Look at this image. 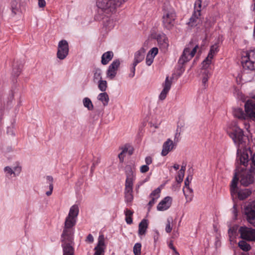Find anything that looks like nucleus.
<instances>
[{"label": "nucleus", "mask_w": 255, "mask_h": 255, "mask_svg": "<svg viewBox=\"0 0 255 255\" xmlns=\"http://www.w3.org/2000/svg\"><path fill=\"white\" fill-rule=\"evenodd\" d=\"M233 212L234 214L235 218H236L238 215V211L236 205H234L233 207Z\"/></svg>", "instance_id": "52"}, {"label": "nucleus", "mask_w": 255, "mask_h": 255, "mask_svg": "<svg viewBox=\"0 0 255 255\" xmlns=\"http://www.w3.org/2000/svg\"><path fill=\"white\" fill-rule=\"evenodd\" d=\"M149 170V167L147 165H144L140 167V171L141 173H145Z\"/></svg>", "instance_id": "45"}, {"label": "nucleus", "mask_w": 255, "mask_h": 255, "mask_svg": "<svg viewBox=\"0 0 255 255\" xmlns=\"http://www.w3.org/2000/svg\"><path fill=\"white\" fill-rule=\"evenodd\" d=\"M120 65V62L119 60H116L110 65L107 71V76L113 79L116 75L117 70Z\"/></svg>", "instance_id": "16"}, {"label": "nucleus", "mask_w": 255, "mask_h": 255, "mask_svg": "<svg viewBox=\"0 0 255 255\" xmlns=\"http://www.w3.org/2000/svg\"><path fill=\"white\" fill-rule=\"evenodd\" d=\"M126 172L127 175V179L125 184V190L132 191L134 171L130 165L126 166Z\"/></svg>", "instance_id": "12"}, {"label": "nucleus", "mask_w": 255, "mask_h": 255, "mask_svg": "<svg viewBox=\"0 0 255 255\" xmlns=\"http://www.w3.org/2000/svg\"><path fill=\"white\" fill-rule=\"evenodd\" d=\"M128 151V149H126V148H125L122 152H121L120 154H119V157L121 160V161L123 162V160H124V154L127 152Z\"/></svg>", "instance_id": "46"}, {"label": "nucleus", "mask_w": 255, "mask_h": 255, "mask_svg": "<svg viewBox=\"0 0 255 255\" xmlns=\"http://www.w3.org/2000/svg\"><path fill=\"white\" fill-rule=\"evenodd\" d=\"M239 247L244 251L247 252L251 250V246L246 241L242 240L238 243Z\"/></svg>", "instance_id": "30"}, {"label": "nucleus", "mask_w": 255, "mask_h": 255, "mask_svg": "<svg viewBox=\"0 0 255 255\" xmlns=\"http://www.w3.org/2000/svg\"><path fill=\"white\" fill-rule=\"evenodd\" d=\"M151 200L148 203V206H149V210L151 208V207L152 206V205L155 203L156 199H154L153 198H151Z\"/></svg>", "instance_id": "50"}, {"label": "nucleus", "mask_w": 255, "mask_h": 255, "mask_svg": "<svg viewBox=\"0 0 255 255\" xmlns=\"http://www.w3.org/2000/svg\"><path fill=\"white\" fill-rule=\"evenodd\" d=\"M189 177L188 176L186 179H185V187L183 188V192H186V189H187V190H190V192H191V190H190V188L189 187Z\"/></svg>", "instance_id": "40"}, {"label": "nucleus", "mask_w": 255, "mask_h": 255, "mask_svg": "<svg viewBox=\"0 0 255 255\" xmlns=\"http://www.w3.org/2000/svg\"><path fill=\"white\" fill-rule=\"evenodd\" d=\"M148 228L147 220H142L138 225V233L139 236L144 235Z\"/></svg>", "instance_id": "22"}, {"label": "nucleus", "mask_w": 255, "mask_h": 255, "mask_svg": "<svg viewBox=\"0 0 255 255\" xmlns=\"http://www.w3.org/2000/svg\"><path fill=\"white\" fill-rule=\"evenodd\" d=\"M98 99L103 103V104L104 106L108 105L109 98L108 95L106 92L100 93L98 95Z\"/></svg>", "instance_id": "29"}, {"label": "nucleus", "mask_w": 255, "mask_h": 255, "mask_svg": "<svg viewBox=\"0 0 255 255\" xmlns=\"http://www.w3.org/2000/svg\"><path fill=\"white\" fill-rule=\"evenodd\" d=\"M123 0H97V5L105 13L111 15L120 6Z\"/></svg>", "instance_id": "4"}, {"label": "nucleus", "mask_w": 255, "mask_h": 255, "mask_svg": "<svg viewBox=\"0 0 255 255\" xmlns=\"http://www.w3.org/2000/svg\"><path fill=\"white\" fill-rule=\"evenodd\" d=\"M53 189V188H51V187H49V190L46 192V194L47 196H50L52 194Z\"/></svg>", "instance_id": "55"}, {"label": "nucleus", "mask_w": 255, "mask_h": 255, "mask_svg": "<svg viewBox=\"0 0 255 255\" xmlns=\"http://www.w3.org/2000/svg\"><path fill=\"white\" fill-rule=\"evenodd\" d=\"M171 220L168 219L167 220V224L165 228V231L167 233H170L172 229V227L171 225Z\"/></svg>", "instance_id": "39"}, {"label": "nucleus", "mask_w": 255, "mask_h": 255, "mask_svg": "<svg viewBox=\"0 0 255 255\" xmlns=\"http://www.w3.org/2000/svg\"><path fill=\"white\" fill-rule=\"evenodd\" d=\"M198 48L197 45H195L193 42H190L184 49L183 53L179 59V64L183 65L191 59L195 55Z\"/></svg>", "instance_id": "6"}, {"label": "nucleus", "mask_w": 255, "mask_h": 255, "mask_svg": "<svg viewBox=\"0 0 255 255\" xmlns=\"http://www.w3.org/2000/svg\"><path fill=\"white\" fill-rule=\"evenodd\" d=\"M104 25L106 27L111 28L114 26L113 21L111 19H109L107 20V23H104Z\"/></svg>", "instance_id": "44"}, {"label": "nucleus", "mask_w": 255, "mask_h": 255, "mask_svg": "<svg viewBox=\"0 0 255 255\" xmlns=\"http://www.w3.org/2000/svg\"><path fill=\"white\" fill-rule=\"evenodd\" d=\"M172 199L170 197L164 198L157 205V209L158 211H164L167 209L171 204Z\"/></svg>", "instance_id": "19"}, {"label": "nucleus", "mask_w": 255, "mask_h": 255, "mask_svg": "<svg viewBox=\"0 0 255 255\" xmlns=\"http://www.w3.org/2000/svg\"><path fill=\"white\" fill-rule=\"evenodd\" d=\"M63 248V255H74L73 248L69 244L64 243Z\"/></svg>", "instance_id": "28"}, {"label": "nucleus", "mask_w": 255, "mask_h": 255, "mask_svg": "<svg viewBox=\"0 0 255 255\" xmlns=\"http://www.w3.org/2000/svg\"><path fill=\"white\" fill-rule=\"evenodd\" d=\"M157 41L161 47L166 50L168 46V40L165 35H159L157 37Z\"/></svg>", "instance_id": "23"}, {"label": "nucleus", "mask_w": 255, "mask_h": 255, "mask_svg": "<svg viewBox=\"0 0 255 255\" xmlns=\"http://www.w3.org/2000/svg\"><path fill=\"white\" fill-rule=\"evenodd\" d=\"M174 254L173 255H179V253L177 252V251H175L174 252Z\"/></svg>", "instance_id": "59"}, {"label": "nucleus", "mask_w": 255, "mask_h": 255, "mask_svg": "<svg viewBox=\"0 0 255 255\" xmlns=\"http://www.w3.org/2000/svg\"><path fill=\"white\" fill-rule=\"evenodd\" d=\"M234 115L239 119L245 120L247 118L246 113H244L243 110L239 108L234 109Z\"/></svg>", "instance_id": "26"}, {"label": "nucleus", "mask_w": 255, "mask_h": 255, "mask_svg": "<svg viewBox=\"0 0 255 255\" xmlns=\"http://www.w3.org/2000/svg\"><path fill=\"white\" fill-rule=\"evenodd\" d=\"M201 0H197L195 3V10L187 24L190 28L194 27L202 23L200 18Z\"/></svg>", "instance_id": "8"}, {"label": "nucleus", "mask_w": 255, "mask_h": 255, "mask_svg": "<svg viewBox=\"0 0 255 255\" xmlns=\"http://www.w3.org/2000/svg\"><path fill=\"white\" fill-rule=\"evenodd\" d=\"M241 238L243 239L255 241V229L245 226L241 227L239 231Z\"/></svg>", "instance_id": "10"}, {"label": "nucleus", "mask_w": 255, "mask_h": 255, "mask_svg": "<svg viewBox=\"0 0 255 255\" xmlns=\"http://www.w3.org/2000/svg\"><path fill=\"white\" fill-rule=\"evenodd\" d=\"M78 213L79 208L77 205H74L70 208L68 216L65 220L64 229L62 235L63 242H64L66 240L68 241H70L71 240V238L70 237L71 232L69 231V229L75 225L76 222V217L78 215Z\"/></svg>", "instance_id": "3"}, {"label": "nucleus", "mask_w": 255, "mask_h": 255, "mask_svg": "<svg viewBox=\"0 0 255 255\" xmlns=\"http://www.w3.org/2000/svg\"><path fill=\"white\" fill-rule=\"evenodd\" d=\"M245 110L247 118L255 120V104L248 101L245 105Z\"/></svg>", "instance_id": "14"}, {"label": "nucleus", "mask_w": 255, "mask_h": 255, "mask_svg": "<svg viewBox=\"0 0 255 255\" xmlns=\"http://www.w3.org/2000/svg\"><path fill=\"white\" fill-rule=\"evenodd\" d=\"M242 63L244 67L255 70V50L243 52L242 54Z\"/></svg>", "instance_id": "7"}, {"label": "nucleus", "mask_w": 255, "mask_h": 255, "mask_svg": "<svg viewBox=\"0 0 255 255\" xmlns=\"http://www.w3.org/2000/svg\"><path fill=\"white\" fill-rule=\"evenodd\" d=\"M174 146L175 144L173 141L170 138L167 139L163 144L161 155L164 156H166L174 148Z\"/></svg>", "instance_id": "18"}, {"label": "nucleus", "mask_w": 255, "mask_h": 255, "mask_svg": "<svg viewBox=\"0 0 255 255\" xmlns=\"http://www.w3.org/2000/svg\"><path fill=\"white\" fill-rule=\"evenodd\" d=\"M251 193L252 192L248 189L241 190L238 192V198L240 200H244L248 198Z\"/></svg>", "instance_id": "27"}, {"label": "nucleus", "mask_w": 255, "mask_h": 255, "mask_svg": "<svg viewBox=\"0 0 255 255\" xmlns=\"http://www.w3.org/2000/svg\"><path fill=\"white\" fill-rule=\"evenodd\" d=\"M208 78H209V72L207 71H205V72L203 73V77L202 78V83L204 85H205L207 82L208 81Z\"/></svg>", "instance_id": "41"}, {"label": "nucleus", "mask_w": 255, "mask_h": 255, "mask_svg": "<svg viewBox=\"0 0 255 255\" xmlns=\"http://www.w3.org/2000/svg\"><path fill=\"white\" fill-rule=\"evenodd\" d=\"M152 159L151 157L148 156L145 158V162L147 165L150 164L152 163Z\"/></svg>", "instance_id": "49"}, {"label": "nucleus", "mask_w": 255, "mask_h": 255, "mask_svg": "<svg viewBox=\"0 0 255 255\" xmlns=\"http://www.w3.org/2000/svg\"><path fill=\"white\" fill-rule=\"evenodd\" d=\"M4 170L9 175H11L12 174L15 175V172L12 170L11 168L8 166L5 167Z\"/></svg>", "instance_id": "47"}, {"label": "nucleus", "mask_w": 255, "mask_h": 255, "mask_svg": "<svg viewBox=\"0 0 255 255\" xmlns=\"http://www.w3.org/2000/svg\"><path fill=\"white\" fill-rule=\"evenodd\" d=\"M128 153H129V154L130 155H131V154L132 153V151H130V150H129V151H128Z\"/></svg>", "instance_id": "60"}, {"label": "nucleus", "mask_w": 255, "mask_h": 255, "mask_svg": "<svg viewBox=\"0 0 255 255\" xmlns=\"http://www.w3.org/2000/svg\"><path fill=\"white\" fill-rule=\"evenodd\" d=\"M218 51V46L217 44L213 45L211 47L208 56L202 62V68L206 69L209 67L211 63L212 59Z\"/></svg>", "instance_id": "13"}, {"label": "nucleus", "mask_w": 255, "mask_h": 255, "mask_svg": "<svg viewBox=\"0 0 255 255\" xmlns=\"http://www.w3.org/2000/svg\"><path fill=\"white\" fill-rule=\"evenodd\" d=\"M173 168L176 170L177 169H179V165L178 164H175L174 165H173Z\"/></svg>", "instance_id": "58"}, {"label": "nucleus", "mask_w": 255, "mask_h": 255, "mask_svg": "<svg viewBox=\"0 0 255 255\" xmlns=\"http://www.w3.org/2000/svg\"><path fill=\"white\" fill-rule=\"evenodd\" d=\"M244 126H245V128L246 129V130L249 132H250V124L248 122H246L244 123Z\"/></svg>", "instance_id": "51"}, {"label": "nucleus", "mask_w": 255, "mask_h": 255, "mask_svg": "<svg viewBox=\"0 0 255 255\" xmlns=\"http://www.w3.org/2000/svg\"><path fill=\"white\" fill-rule=\"evenodd\" d=\"M176 18V14L173 8L164 9L162 17L163 27L167 30L172 29L174 26Z\"/></svg>", "instance_id": "5"}, {"label": "nucleus", "mask_w": 255, "mask_h": 255, "mask_svg": "<svg viewBox=\"0 0 255 255\" xmlns=\"http://www.w3.org/2000/svg\"><path fill=\"white\" fill-rule=\"evenodd\" d=\"M98 88L102 92H105L107 88L106 81L100 80L99 81Z\"/></svg>", "instance_id": "32"}, {"label": "nucleus", "mask_w": 255, "mask_h": 255, "mask_svg": "<svg viewBox=\"0 0 255 255\" xmlns=\"http://www.w3.org/2000/svg\"><path fill=\"white\" fill-rule=\"evenodd\" d=\"M141 245L140 243H136L133 247V253L134 255H140Z\"/></svg>", "instance_id": "34"}, {"label": "nucleus", "mask_w": 255, "mask_h": 255, "mask_svg": "<svg viewBox=\"0 0 255 255\" xmlns=\"http://www.w3.org/2000/svg\"><path fill=\"white\" fill-rule=\"evenodd\" d=\"M125 198L127 202H130L133 199L132 191L125 190Z\"/></svg>", "instance_id": "35"}, {"label": "nucleus", "mask_w": 255, "mask_h": 255, "mask_svg": "<svg viewBox=\"0 0 255 255\" xmlns=\"http://www.w3.org/2000/svg\"><path fill=\"white\" fill-rule=\"evenodd\" d=\"M245 214L248 222L255 227V201L245 208Z\"/></svg>", "instance_id": "9"}, {"label": "nucleus", "mask_w": 255, "mask_h": 255, "mask_svg": "<svg viewBox=\"0 0 255 255\" xmlns=\"http://www.w3.org/2000/svg\"><path fill=\"white\" fill-rule=\"evenodd\" d=\"M38 6L39 7L43 8L46 5V2L45 0H38Z\"/></svg>", "instance_id": "48"}, {"label": "nucleus", "mask_w": 255, "mask_h": 255, "mask_svg": "<svg viewBox=\"0 0 255 255\" xmlns=\"http://www.w3.org/2000/svg\"><path fill=\"white\" fill-rule=\"evenodd\" d=\"M158 52V48L153 47L151 49L147 54L146 58V63L148 66H150L153 62L155 56Z\"/></svg>", "instance_id": "20"}, {"label": "nucleus", "mask_w": 255, "mask_h": 255, "mask_svg": "<svg viewBox=\"0 0 255 255\" xmlns=\"http://www.w3.org/2000/svg\"><path fill=\"white\" fill-rule=\"evenodd\" d=\"M172 85V80H169V77H167L165 79V83H164L163 89L161 91L159 98L160 100H163L165 99L166 95L169 92Z\"/></svg>", "instance_id": "17"}, {"label": "nucleus", "mask_w": 255, "mask_h": 255, "mask_svg": "<svg viewBox=\"0 0 255 255\" xmlns=\"http://www.w3.org/2000/svg\"><path fill=\"white\" fill-rule=\"evenodd\" d=\"M160 192L161 190L159 188H156L151 193L150 197L157 199L159 197Z\"/></svg>", "instance_id": "36"}, {"label": "nucleus", "mask_w": 255, "mask_h": 255, "mask_svg": "<svg viewBox=\"0 0 255 255\" xmlns=\"http://www.w3.org/2000/svg\"><path fill=\"white\" fill-rule=\"evenodd\" d=\"M133 214V212L128 209H127L126 211V221L128 224H130L132 223V215Z\"/></svg>", "instance_id": "31"}, {"label": "nucleus", "mask_w": 255, "mask_h": 255, "mask_svg": "<svg viewBox=\"0 0 255 255\" xmlns=\"http://www.w3.org/2000/svg\"><path fill=\"white\" fill-rule=\"evenodd\" d=\"M87 239L90 242H93L94 241V238L91 234L88 235Z\"/></svg>", "instance_id": "53"}, {"label": "nucleus", "mask_w": 255, "mask_h": 255, "mask_svg": "<svg viewBox=\"0 0 255 255\" xmlns=\"http://www.w3.org/2000/svg\"><path fill=\"white\" fill-rule=\"evenodd\" d=\"M21 0H12L11 2V7L12 12L16 14L20 10V1Z\"/></svg>", "instance_id": "24"}, {"label": "nucleus", "mask_w": 255, "mask_h": 255, "mask_svg": "<svg viewBox=\"0 0 255 255\" xmlns=\"http://www.w3.org/2000/svg\"><path fill=\"white\" fill-rule=\"evenodd\" d=\"M228 132L234 142L238 145V161L240 166L247 167L250 164L249 171L251 172L255 170V152L253 154L249 148H246V143L244 140L243 131L238 126L230 127Z\"/></svg>", "instance_id": "1"}, {"label": "nucleus", "mask_w": 255, "mask_h": 255, "mask_svg": "<svg viewBox=\"0 0 255 255\" xmlns=\"http://www.w3.org/2000/svg\"><path fill=\"white\" fill-rule=\"evenodd\" d=\"M190 190H191V192H190L189 190L186 189L185 193L183 192L187 201H190V200H191V199H192V190L191 189H190Z\"/></svg>", "instance_id": "38"}, {"label": "nucleus", "mask_w": 255, "mask_h": 255, "mask_svg": "<svg viewBox=\"0 0 255 255\" xmlns=\"http://www.w3.org/2000/svg\"><path fill=\"white\" fill-rule=\"evenodd\" d=\"M114 56V54L112 51H108L104 53L102 56L101 62L103 65H106L112 60Z\"/></svg>", "instance_id": "25"}, {"label": "nucleus", "mask_w": 255, "mask_h": 255, "mask_svg": "<svg viewBox=\"0 0 255 255\" xmlns=\"http://www.w3.org/2000/svg\"><path fill=\"white\" fill-rule=\"evenodd\" d=\"M145 51L144 49L141 48L139 50H138L135 55L134 58V62L133 63V72H134V67L136 65V64L143 60L144 58Z\"/></svg>", "instance_id": "21"}, {"label": "nucleus", "mask_w": 255, "mask_h": 255, "mask_svg": "<svg viewBox=\"0 0 255 255\" xmlns=\"http://www.w3.org/2000/svg\"><path fill=\"white\" fill-rule=\"evenodd\" d=\"M185 169H186L185 166L182 165L181 166L180 170L179 171V172L182 173L184 174Z\"/></svg>", "instance_id": "54"}, {"label": "nucleus", "mask_w": 255, "mask_h": 255, "mask_svg": "<svg viewBox=\"0 0 255 255\" xmlns=\"http://www.w3.org/2000/svg\"><path fill=\"white\" fill-rule=\"evenodd\" d=\"M184 176V174L180 172H178L177 177L176 178V180L178 183H181L183 181V179Z\"/></svg>", "instance_id": "43"}, {"label": "nucleus", "mask_w": 255, "mask_h": 255, "mask_svg": "<svg viewBox=\"0 0 255 255\" xmlns=\"http://www.w3.org/2000/svg\"><path fill=\"white\" fill-rule=\"evenodd\" d=\"M95 252L94 255H104L105 250V238L103 235L99 236L98 243L95 248Z\"/></svg>", "instance_id": "15"}, {"label": "nucleus", "mask_w": 255, "mask_h": 255, "mask_svg": "<svg viewBox=\"0 0 255 255\" xmlns=\"http://www.w3.org/2000/svg\"><path fill=\"white\" fill-rule=\"evenodd\" d=\"M254 99H255V96L254 97Z\"/></svg>", "instance_id": "61"}, {"label": "nucleus", "mask_w": 255, "mask_h": 255, "mask_svg": "<svg viewBox=\"0 0 255 255\" xmlns=\"http://www.w3.org/2000/svg\"><path fill=\"white\" fill-rule=\"evenodd\" d=\"M68 52L69 45L68 42L65 40L60 41L58 45L57 58L60 60H63L67 57Z\"/></svg>", "instance_id": "11"}, {"label": "nucleus", "mask_w": 255, "mask_h": 255, "mask_svg": "<svg viewBox=\"0 0 255 255\" xmlns=\"http://www.w3.org/2000/svg\"><path fill=\"white\" fill-rule=\"evenodd\" d=\"M14 170L15 172H17L18 173H19L21 171V168L19 167H16L14 168Z\"/></svg>", "instance_id": "57"}, {"label": "nucleus", "mask_w": 255, "mask_h": 255, "mask_svg": "<svg viewBox=\"0 0 255 255\" xmlns=\"http://www.w3.org/2000/svg\"><path fill=\"white\" fill-rule=\"evenodd\" d=\"M246 168L244 166L243 167H237L231 185L232 194L237 192V183L239 180L238 176L240 177L241 184L244 186H248L254 182V178L252 172L250 171L249 172L248 170H246Z\"/></svg>", "instance_id": "2"}, {"label": "nucleus", "mask_w": 255, "mask_h": 255, "mask_svg": "<svg viewBox=\"0 0 255 255\" xmlns=\"http://www.w3.org/2000/svg\"><path fill=\"white\" fill-rule=\"evenodd\" d=\"M96 80H102L101 72L99 69H97L95 71L94 80L95 81Z\"/></svg>", "instance_id": "37"}, {"label": "nucleus", "mask_w": 255, "mask_h": 255, "mask_svg": "<svg viewBox=\"0 0 255 255\" xmlns=\"http://www.w3.org/2000/svg\"><path fill=\"white\" fill-rule=\"evenodd\" d=\"M169 247L173 250V251L174 252L175 251H176V250L175 249V248L174 247L173 245V244L170 243L169 245Z\"/></svg>", "instance_id": "56"}, {"label": "nucleus", "mask_w": 255, "mask_h": 255, "mask_svg": "<svg viewBox=\"0 0 255 255\" xmlns=\"http://www.w3.org/2000/svg\"><path fill=\"white\" fill-rule=\"evenodd\" d=\"M84 105L85 107H87L88 110H92L93 109V106L91 101L90 99L86 98L84 99Z\"/></svg>", "instance_id": "33"}, {"label": "nucleus", "mask_w": 255, "mask_h": 255, "mask_svg": "<svg viewBox=\"0 0 255 255\" xmlns=\"http://www.w3.org/2000/svg\"><path fill=\"white\" fill-rule=\"evenodd\" d=\"M53 178L51 176H47L46 177L47 183L49 184V187L51 188H53Z\"/></svg>", "instance_id": "42"}]
</instances>
